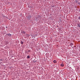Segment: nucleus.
<instances>
[{"mask_svg": "<svg viewBox=\"0 0 80 80\" xmlns=\"http://www.w3.org/2000/svg\"><path fill=\"white\" fill-rule=\"evenodd\" d=\"M7 35L9 36L10 37H11V34H7Z\"/></svg>", "mask_w": 80, "mask_h": 80, "instance_id": "4", "label": "nucleus"}, {"mask_svg": "<svg viewBox=\"0 0 80 80\" xmlns=\"http://www.w3.org/2000/svg\"><path fill=\"white\" fill-rule=\"evenodd\" d=\"M20 43L21 44H23V42L22 41H21Z\"/></svg>", "mask_w": 80, "mask_h": 80, "instance_id": "3", "label": "nucleus"}, {"mask_svg": "<svg viewBox=\"0 0 80 80\" xmlns=\"http://www.w3.org/2000/svg\"><path fill=\"white\" fill-rule=\"evenodd\" d=\"M28 52H30V50H28Z\"/></svg>", "mask_w": 80, "mask_h": 80, "instance_id": "12", "label": "nucleus"}, {"mask_svg": "<svg viewBox=\"0 0 80 80\" xmlns=\"http://www.w3.org/2000/svg\"><path fill=\"white\" fill-rule=\"evenodd\" d=\"M70 45L72 46V45H73V44L72 43H70Z\"/></svg>", "mask_w": 80, "mask_h": 80, "instance_id": "6", "label": "nucleus"}, {"mask_svg": "<svg viewBox=\"0 0 80 80\" xmlns=\"http://www.w3.org/2000/svg\"><path fill=\"white\" fill-rule=\"evenodd\" d=\"M22 33H25V31H22Z\"/></svg>", "mask_w": 80, "mask_h": 80, "instance_id": "7", "label": "nucleus"}, {"mask_svg": "<svg viewBox=\"0 0 80 80\" xmlns=\"http://www.w3.org/2000/svg\"><path fill=\"white\" fill-rule=\"evenodd\" d=\"M78 18L79 19H80V17H79Z\"/></svg>", "mask_w": 80, "mask_h": 80, "instance_id": "10", "label": "nucleus"}, {"mask_svg": "<svg viewBox=\"0 0 80 80\" xmlns=\"http://www.w3.org/2000/svg\"><path fill=\"white\" fill-rule=\"evenodd\" d=\"M76 2H77V3L78 2V1L76 0Z\"/></svg>", "mask_w": 80, "mask_h": 80, "instance_id": "9", "label": "nucleus"}, {"mask_svg": "<svg viewBox=\"0 0 80 80\" xmlns=\"http://www.w3.org/2000/svg\"><path fill=\"white\" fill-rule=\"evenodd\" d=\"M78 26H77V27H79V28H80V24L78 23L77 24Z\"/></svg>", "mask_w": 80, "mask_h": 80, "instance_id": "1", "label": "nucleus"}, {"mask_svg": "<svg viewBox=\"0 0 80 80\" xmlns=\"http://www.w3.org/2000/svg\"><path fill=\"white\" fill-rule=\"evenodd\" d=\"M6 28H8V27H7V26H6Z\"/></svg>", "mask_w": 80, "mask_h": 80, "instance_id": "11", "label": "nucleus"}, {"mask_svg": "<svg viewBox=\"0 0 80 80\" xmlns=\"http://www.w3.org/2000/svg\"><path fill=\"white\" fill-rule=\"evenodd\" d=\"M53 62L54 63H57V62L56 60H54Z\"/></svg>", "mask_w": 80, "mask_h": 80, "instance_id": "5", "label": "nucleus"}, {"mask_svg": "<svg viewBox=\"0 0 80 80\" xmlns=\"http://www.w3.org/2000/svg\"><path fill=\"white\" fill-rule=\"evenodd\" d=\"M61 67H63V66H64V64H63V63H62L61 64Z\"/></svg>", "mask_w": 80, "mask_h": 80, "instance_id": "2", "label": "nucleus"}, {"mask_svg": "<svg viewBox=\"0 0 80 80\" xmlns=\"http://www.w3.org/2000/svg\"><path fill=\"white\" fill-rule=\"evenodd\" d=\"M27 58H30V56H27Z\"/></svg>", "mask_w": 80, "mask_h": 80, "instance_id": "8", "label": "nucleus"}]
</instances>
